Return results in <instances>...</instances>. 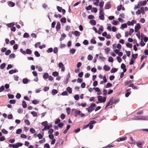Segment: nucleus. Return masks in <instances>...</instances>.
Returning <instances> with one entry per match:
<instances>
[{
  "label": "nucleus",
  "mask_w": 148,
  "mask_h": 148,
  "mask_svg": "<svg viewBox=\"0 0 148 148\" xmlns=\"http://www.w3.org/2000/svg\"><path fill=\"white\" fill-rule=\"evenodd\" d=\"M29 35L27 33H25L24 34L23 37L24 38H28L29 37Z\"/></svg>",
  "instance_id": "obj_45"
},
{
  "label": "nucleus",
  "mask_w": 148,
  "mask_h": 148,
  "mask_svg": "<svg viewBox=\"0 0 148 148\" xmlns=\"http://www.w3.org/2000/svg\"><path fill=\"white\" fill-rule=\"evenodd\" d=\"M49 76V75L47 73H45L43 75V78L44 79H46L48 78Z\"/></svg>",
  "instance_id": "obj_11"
},
{
  "label": "nucleus",
  "mask_w": 148,
  "mask_h": 148,
  "mask_svg": "<svg viewBox=\"0 0 148 148\" xmlns=\"http://www.w3.org/2000/svg\"><path fill=\"white\" fill-rule=\"evenodd\" d=\"M63 125L64 124L60 122L58 124V125L60 128H62Z\"/></svg>",
  "instance_id": "obj_49"
},
{
  "label": "nucleus",
  "mask_w": 148,
  "mask_h": 148,
  "mask_svg": "<svg viewBox=\"0 0 148 148\" xmlns=\"http://www.w3.org/2000/svg\"><path fill=\"white\" fill-rule=\"evenodd\" d=\"M134 32V30L132 28L130 29L129 30V35H131Z\"/></svg>",
  "instance_id": "obj_58"
},
{
  "label": "nucleus",
  "mask_w": 148,
  "mask_h": 148,
  "mask_svg": "<svg viewBox=\"0 0 148 148\" xmlns=\"http://www.w3.org/2000/svg\"><path fill=\"white\" fill-rule=\"evenodd\" d=\"M66 111L67 114L69 115L70 114L71 108H70L68 107L66 108Z\"/></svg>",
  "instance_id": "obj_35"
},
{
  "label": "nucleus",
  "mask_w": 148,
  "mask_h": 148,
  "mask_svg": "<svg viewBox=\"0 0 148 148\" xmlns=\"http://www.w3.org/2000/svg\"><path fill=\"white\" fill-rule=\"evenodd\" d=\"M96 123V122L94 120H92L90 121L89 123H88L89 124V125H93V124H94L95 123Z\"/></svg>",
  "instance_id": "obj_51"
},
{
  "label": "nucleus",
  "mask_w": 148,
  "mask_h": 148,
  "mask_svg": "<svg viewBox=\"0 0 148 148\" xmlns=\"http://www.w3.org/2000/svg\"><path fill=\"white\" fill-rule=\"evenodd\" d=\"M66 90L70 94H71L72 92V89L69 87H67L66 88Z\"/></svg>",
  "instance_id": "obj_22"
},
{
  "label": "nucleus",
  "mask_w": 148,
  "mask_h": 148,
  "mask_svg": "<svg viewBox=\"0 0 148 148\" xmlns=\"http://www.w3.org/2000/svg\"><path fill=\"white\" fill-rule=\"evenodd\" d=\"M34 117H36L37 115V113L35 111H32L31 113Z\"/></svg>",
  "instance_id": "obj_36"
},
{
  "label": "nucleus",
  "mask_w": 148,
  "mask_h": 148,
  "mask_svg": "<svg viewBox=\"0 0 148 148\" xmlns=\"http://www.w3.org/2000/svg\"><path fill=\"white\" fill-rule=\"evenodd\" d=\"M127 24L124 23L121 25V27H120V28L121 29H123L124 28H127Z\"/></svg>",
  "instance_id": "obj_23"
},
{
  "label": "nucleus",
  "mask_w": 148,
  "mask_h": 148,
  "mask_svg": "<svg viewBox=\"0 0 148 148\" xmlns=\"http://www.w3.org/2000/svg\"><path fill=\"white\" fill-rule=\"evenodd\" d=\"M93 89L97 92H99L100 91V89L98 87H94Z\"/></svg>",
  "instance_id": "obj_57"
},
{
  "label": "nucleus",
  "mask_w": 148,
  "mask_h": 148,
  "mask_svg": "<svg viewBox=\"0 0 148 148\" xmlns=\"http://www.w3.org/2000/svg\"><path fill=\"white\" fill-rule=\"evenodd\" d=\"M28 54H30L32 53L31 50L29 49H27L26 50L25 53Z\"/></svg>",
  "instance_id": "obj_26"
},
{
  "label": "nucleus",
  "mask_w": 148,
  "mask_h": 148,
  "mask_svg": "<svg viewBox=\"0 0 148 148\" xmlns=\"http://www.w3.org/2000/svg\"><path fill=\"white\" fill-rule=\"evenodd\" d=\"M96 106V105L95 103H92L88 108H86V109L88 112H91L94 110Z\"/></svg>",
  "instance_id": "obj_1"
},
{
  "label": "nucleus",
  "mask_w": 148,
  "mask_h": 148,
  "mask_svg": "<svg viewBox=\"0 0 148 148\" xmlns=\"http://www.w3.org/2000/svg\"><path fill=\"white\" fill-rule=\"evenodd\" d=\"M75 35L76 36H79L80 35V33L77 31H75Z\"/></svg>",
  "instance_id": "obj_33"
},
{
  "label": "nucleus",
  "mask_w": 148,
  "mask_h": 148,
  "mask_svg": "<svg viewBox=\"0 0 148 148\" xmlns=\"http://www.w3.org/2000/svg\"><path fill=\"white\" fill-rule=\"evenodd\" d=\"M75 51L76 50L75 49L72 48L70 49L69 52L72 54H73L75 53Z\"/></svg>",
  "instance_id": "obj_25"
},
{
  "label": "nucleus",
  "mask_w": 148,
  "mask_h": 148,
  "mask_svg": "<svg viewBox=\"0 0 148 148\" xmlns=\"http://www.w3.org/2000/svg\"><path fill=\"white\" fill-rule=\"evenodd\" d=\"M138 53H136L135 54H133L132 55V58L131 59L130 62V65H132L134 63V60L136 59L138 57Z\"/></svg>",
  "instance_id": "obj_3"
},
{
  "label": "nucleus",
  "mask_w": 148,
  "mask_h": 148,
  "mask_svg": "<svg viewBox=\"0 0 148 148\" xmlns=\"http://www.w3.org/2000/svg\"><path fill=\"white\" fill-rule=\"evenodd\" d=\"M90 23L93 25H95L96 23V21L94 20H91L90 21Z\"/></svg>",
  "instance_id": "obj_20"
},
{
  "label": "nucleus",
  "mask_w": 148,
  "mask_h": 148,
  "mask_svg": "<svg viewBox=\"0 0 148 148\" xmlns=\"http://www.w3.org/2000/svg\"><path fill=\"white\" fill-rule=\"evenodd\" d=\"M112 86V84L110 83H107L106 85V88H108L111 87Z\"/></svg>",
  "instance_id": "obj_40"
},
{
  "label": "nucleus",
  "mask_w": 148,
  "mask_h": 148,
  "mask_svg": "<svg viewBox=\"0 0 148 148\" xmlns=\"http://www.w3.org/2000/svg\"><path fill=\"white\" fill-rule=\"evenodd\" d=\"M45 142V138H43L42 139L39 141V142L40 144H42Z\"/></svg>",
  "instance_id": "obj_55"
},
{
  "label": "nucleus",
  "mask_w": 148,
  "mask_h": 148,
  "mask_svg": "<svg viewBox=\"0 0 148 148\" xmlns=\"http://www.w3.org/2000/svg\"><path fill=\"white\" fill-rule=\"evenodd\" d=\"M103 27L102 26H101L98 30V34H101V32H103Z\"/></svg>",
  "instance_id": "obj_14"
},
{
  "label": "nucleus",
  "mask_w": 148,
  "mask_h": 148,
  "mask_svg": "<svg viewBox=\"0 0 148 148\" xmlns=\"http://www.w3.org/2000/svg\"><path fill=\"white\" fill-rule=\"evenodd\" d=\"M142 116H136L133 118V120H142Z\"/></svg>",
  "instance_id": "obj_5"
},
{
  "label": "nucleus",
  "mask_w": 148,
  "mask_h": 148,
  "mask_svg": "<svg viewBox=\"0 0 148 148\" xmlns=\"http://www.w3.org/2000/svg\"><path fill=\"white\" fill-rule=\"evenodd\" d=\"M98 100L99 101V103H102V102L104 103L106 101V97H102L101 96H99L97 97Z\"/></svg>",
  "instance_id": "obj_2"
},
{
  "label": "nucleus",
  "mask_w": 148,
  "mask_h": 148,
  "mask_svg": "<svg viewBox=\"0 0 148 148\" xmlns=\"http://www.w3.org/2000/svg\"><path fill=\"white\" fill-rule=\"evenodd\" d=\"M118 23H119V22L118 21L113 20L112 22V23L114 25H116Z\"/></svg>",
  "instance_id": "obj_37"
},
{
  "label": "nucleus",
  "mask_w": 148,
  "mask_h": 148,
  "mask_svg": "<svg viewBox=\"0 0 148 148\" xmlns=\"http://www.w3.org/2000/svg\"><path fill=\"white\" fill-rule=\"evenodd\" d=\"M117 70L118 69L117 68H112L110 71V72L111 73H114L116 72Z\"/></svg>",
  "instance_id": "obj_28"
},
{
  "label": "nucleus",
  "mask_w": 148,
  "mask_h": 148,
  "mask_svg": "<svg viewBox=\"0 0 148 148\" xmlns=\"http://www.w3.org/2000/svg\"><path fill=\"white\" fill-rule=\"evenodd\" d=\"M104 69L106 71H109L110 69V67L108 65H105L103 66Z\"/></svg>",
  "instance_id": "obj_13"
},
{
  "label": "nucleus",
  "mask_w": 148,
  "mask_h": 148,
  "mask_svg": "<svg viewBox=\"0 0 148 148\" xmlns=\"http://www.w3.org/2000/svg\"><path fill=\"white\" fill-rule=\"evenodd\" d=\"M53 53H56L58 52V48L57 47H55L54 48L53 50Z\"/></svg>",
  "instance_id": "obj_56"
},
{
  "label": "nucleus",
  "mask_w": 148,
  "mask_h": 148,
  "mask_svg": "<svg viewBox=\"0 0 148 148\" xmlns=\"http://www.w3.org/2000/svg\"><path fill=\"white\" fill-rule=\"evenodd\" d=\"M58 92V91L56 89H53L51 92L52 94L53 95H54L56 94Z\"/></svg>",
  "instance_id": "obj_19"
},
{
  "label": "nucleus",
  "mask_w": 148,
  "mask_h": 148,
  "mask_svg": "<svg viewBox=\"0 0 148 148\" xmlns=\"http://www.w3.org/2000/svg\"><path fill=\"white\" fill-rule=\"evenodd\" d=\"M58 66L59 68L61 69V71H64L65 70V67L63 64L61 62H60L58 64Z\"/></svg>",
  "instance_id": "obj_4"
},
{
  "label": "nucleus",
  "mask_w": 148,
  "mask_h": 148,
  "mask_svg": "<svg viewBox=\"0 0 148 148\" xmlns=\"http://www.w3.org/2000/svg\"><path fill=\"white\" fill-rule=\"evenodd\" d=\"M8 4L9 5H11L12 7H14L15 5V3L12 1H10L8 3Z\"/></svg>",
  "instance_id": "obj_44"
},
{
  "label": "nucleus",
  "mask_w": 148,
  "mask_h": 148,
  "mask_svg": "<svg viewBox=\"0 0 148 148\" xmlns=\"http://www.w3.org/2000/svg\"><path fill=\"white\" fill-rule=\"evenodd\" d=\"M142 120L148 121V116H142Z\"/></svg>",
  "instance_id": "obj_27"
},
{
  "label": "nucleus",
  "mask_w": 148,
  "mask_h": 148,
  "mask_svg": "<svg viewBox=\"0 0 148 148\" xmlns=\"http://www.w3.org/2000/svg\"><path fill=\"white\" fill-rule=\"evenodd\" d=\"M22 131V130L21 129H17L16 132V133L17 134H20Z\"/></svg>",
  "instance_id": "obj_42"
},
{
  "label": "nucleus",
  "mask_w": 148,
  "mask_h": 148,
  "mask_svg": "<svg viewBox=\"0 0 148 148\" xmlns=\"http://www.w3.org/2000/svg\"><path fill=\"white\" fill-rule=\"evenodd\" d=\"M114 103L113 97H112L108 101L107 104L108 106L112 105Z\"/></svg>",
  "instance_id": "obj_9"
},
{
  "label": "nucleus",
  "mask_w": 148,
  "mask_h": 148,
  "mask_svg": "<svg viewBox=\"0 0 148 148\" xmlns=\"http://www.w3.org/2000/svg\"><path fill=\"white\" fill-rule=\"evenodd\" d=\"M52 75L54 77H56L58 76L59 73L57 71H54L53 72Z\"/></svg>",
  "instance_id": "obj_21"
},
{
  "label": "nucleus",
  "mask_w": 148,
  "mask_h": 148,
  "mask_svg": "<svg viewBox=\"0 0 148 148\" xmlns=\"http://www.w3.org/2000/svg\"><path fill=\"white\" fill-rule=\"evenodd\" d=\"M93 57L92 56L90 55H89L87 57V59L88 60H92Z\"/></svg>",
  "instance_id": "obj_50"
},
{
  "label": "nucleus",
  "mask_w": 148,
  "mask_h": 148,
  "mask_svg": "<svg viewBox=\"0 0 148 148\" xmlns=\"http://www.w3.org/2000/svg\"><path fill=\"white\" fill-rule=\"evenodd\" d=\"M134 23H136V21L135 20H132V22L128 21L127 22V25L128 26L133 25H134Z\"/></svg>",
  "instance_id": "obj_7"
},
{
  "label": "nucleus",
  "mask_w": 148,
  "mask_h": 148,
  "mask_svg": "<svg viewBox=\"0 0 148 148\" xmlns=\"http://www.w3.org/2000/svg\"><path fill=\"white\" fill-rule=\"evenodd\" d=\"M136 144L137 145V146L139 148H142V147L140 146H141L142 145V143L141 142L138 141L136 142Z\"/></svg>",
  "instance_id": "obj_17"
},
{
  "label": "nucleus",
  "mask_w": 148,
  "mask_h": 148,
  "mask_svg": "<svg viewBox=\"0 0 148 148\" xmlns=\"http://www.w3.org/2000/svg\"><path fill=\"white\" fill-rule=\"evenodd\" d=\"M53 51V48L52 47L49 48L48 50H47V52L48 53H50L52 52Z\"/></svg>",
  "instance_id": "obj_46"
},
{
  "label": "nucleus",
  "mask_w": 148,
  "mask_h": 148,
  "mask_svg": "<svg viewBox=\"0 0 148 148\" xmlns=\"http://www.w3.org/2000/svg\"><path fill=\"white\" fill-rule=\"evenodd\" d=\"M99 17L100 19L103 20L104 19V17L103 15H99Z\"/></svg>",
  "instance_id": "obj_59"
},
{
  "label": "nucleus",
  "mask_w": 148,
  "mask_h": 148,
  "mask_svg": "<svg viewBox=\"0 0 148 148\" xmlns=\"http://www.w3.org/2000/svg\"><path fill=\"white\" fill-rule=\"evenodd\" d=\"M139 3L140 6H145L147 2L146 1H144Z\"/></svg>",
  "instance_id": "obj_10"
},
{
  "label": "nucleus",
  "mask_w": 148,
  "mask_h": 148,
  "mask_svg": "<svg viewBox=\"0 0 148 148\" xmlns=\"http://www.w3.org/2000/svg\"><path fill=\"white\" fill-rule=\"evenodd\" d=\"M30 132L32 133V134H34V133L35 132V130L33 128H31L30 129Z\"/></svg>",
  "instance_id": "obj_52"
},
{
  "label": "nucleus",
  "mask_w": 148,
  "mask_h": 148,
  "mask_svg": "<svg viewBox=\"0 0 148 148\" xmlns=\"http://www.w3.org/2000/svg\"><path fill=\"white\" fill-rule=\"evenodd\" d=\"M60 23L59 22H58L57 23V25L56 26V30L57 32L59 31L60 29Z\"/></svg>",
  "instance_id": "obj_8"
},
{
  "label": "nucleus",
  "mask_w": 148,
  "mask_h": 148,
  "mask_svg": "<svg viewBox=\"0 0 148 148\" xmlns=\"http://www.w3.org/2000/svg\"><path fill=\"white\" fill-rule=\"evenodd\" d=\"M22 81L24 84H27L30 81V80L27 78H24L23 79Z\"/></svg>",
  "instance_id": "obj_12"
},
{
  "label": "nucleus",
  "mask_w": 148,
  "mask_h": 148,
  "mask_svg": "<svg viewBox=\"0 0 148 148\" xmlns=\"http://www.w3.org/2000/svg\"><path fill=\"white\" fill-rule=\"evenodd\" d=\"M98 56H99V55L98 54H97L95 56V57L94 59L93 60V62L94 63H95L96 62L97 58L98 57Z\"/></svg>",
  "instance_id": "obj_53"
},
{
  "label": "nucleus",
  "mask_w": 148,
  "mask_h": 148,
  "mask_svg": "<svg viewBox=\"0 0 148 148\" xmlns=\"http://www.w3.org/2000/svg\"><path fill=\"white\" fill-rule=\"evenodd\" d=\"M41 124L42 126L45 127L47 125V122L46 121H45L42 123Z\"/></svg>",
  "instance_id": "obj_64"
},
{
  "label": "nucleus",
  "mask_w": 148,
  "mask_h": 148,
  "mask_svg": "<svg viewBox=\"0 0 148 148\" xmlns=\"http://www.w3.org/2000/svg\"><path fill=\"white\" fill-rule=\"evenodd\" d=\"M105 51L106 54L108 53L110 51V49L108 47H107L104 49Z\"/></svg>",
  "instance_id": "obj_31"
},
{
  "label": "nucleus",
  "mask_w": 148,
  "mask_h": 148,
  "mask_svg": "<svg viewBox=\"0 0 148 148\" xmlns=\"http://www.w3.org/2000/svg\"><path fill=\"white\" fill-rule=\"evenodd\" d=\"M90 43L92 44H95L96 43V41L94 39H91L90 40Z\"/></svg>",
  "instance_id": "obj_61"
},
{
  "label": "nucleus",
  "mask_w": 148,
  "mask_h": 148,
  "mask_svg": "<svg viewBox=\"0 0 148 148\" xmlns=\"http://www.w3.org/2000/svg\"><path fill=\"white\" fill-rule=\"evenodd\" d=\"M16 102V100L14 99H11L9 101L10 103L12 104H14Z\"/></svg>",
  "instance_id": "obj_48"
},
{
  "label": "nucleus",
  "mask_w": 148,
  "mask_h": 148,
  "mask_svg": "<svg viewBox=\"0 0 148 148\" xmlns=\"http://www.w3.org/2000/svg\"><path fill=\"white\" fill-rule=\"evenodd\" d=\"M34 55L37 57H39L40 55L38 52L37 51H36L34 52Z\"/></svg>",
  "instance_id": "obj_39"
},
{
  "label": "nucleus",
  "mask_w": 148,
  "mask_h": 148,
  "mask_svg": "<svg viewBox=\"0 0 148 148\" xmlns=\"http://www.w3.org/2000/svg\"><path fill=\"white\" fill-rule=\"evenodd\" d=\"M111 7L110 5V2H108L106 4L105 6V8L106 9H108Z\"/></svg>",
  "instance_id": "obj_6"
},
{
  "label": "nucleus",
  "mask_w": 148,
  "mask_h": 148,
  "mask_svg": "<svg viewBox=\"0 0 148 148\" xmlns=\"http://www.w3.org/2000/svg\"><path fill=\"white\" fill-rule=\"evenodd\" d=\"M24 122L26 123V124L27 125H29L30 124V122L28 120H25Z\"/></svg>",
  "instance_id": "obj_63"
},
{
  "label": "nucleus",
  "mask_w": 148,
  "mask_h": 148,
  "mask_svg": "<svg viewBox=\"0 0 148 148\" xmlns=\"http://www.w3.org/2000/svg\"><path fill=\"white\" fill-rule=\"evenodd\" d=\"M140 24L138 23H137L135 27V28L136 29H137L139 30L140 29Z\"/></svg>",
  "instance_id": "obj_24"
},
{
  "label": "nucleus",
  "mask_w": 148,
  "mask_h": 148,
  "mask_svg": "<svg viewBox=\"0 0 148 148\" xmlns=\"http://www.w3.org/2000/svg\"><path fill=\"white\" fill-rule=\"evenodd\" d=\"M104 3V2L103 1H101L99 3V6L100 7V8H102L103 7Z\"/></svg>",
  "instance_id": "obj_47"
},
{
  "label": "nucleus",
  "mask_w": 148,
  "mask_h": 148,
  "mask_svg": "<svg viewBox=\"0 0 148 148\" xmlns=\"http://www.w3.org/2000/svg\"><path fill=\"white\" fill-rule=\"evenodd\" d=\"M18 71H16V70H11L9 71V73L10 74H12L13 73H15Z\"/></svg>",
  "instance_id": "obj_18"
},
{
  "label": "nucleus",
  "mask_w": 148,
  "mask_h": 148,
  "mask_svg": "<svg viewBox=\"0 0 148 148\" xmlns=\"http://www.w3.org/2000/svg\"><path fill=\"white\" fill-rule=\"evenodd\" d=\"M14 23L12 22L10 23H8L7 24V26L9 27H11L12 26L14 25Z\"/></svg>",
  "instance_id": "obj_29"
},
{
  "label": "nucleus",
  "mask_w": 148,
  "mask_h": 148,
  "mask_svg": "<svg viewBox=\"0 0 148 148\" xmlns=\"http://www.w3.org/2000/svg\"><path fill=\"white\" fill-rule=\"evenodd\" d=\"M8 97L9 99H12L14 97V95L12 94H9L8 95Z\"/></svg>",
  "instance_id": "obj_41"
},
{
  "label": "nucleus",
  "mask_w": 148,
  "mask_h": 148,
  "mask_svg": "<svg viewBox=\"0 0 148 148\" xmlns=\"http://www.w3.org/2000/svg\"><path fill=\"white\" fill-rule=\"evenodd\" d=\"M22 106L24 108H26L27 107V104L26 102L25 101H23L22 102Z\"/></svg>",
  "instance_id": "obj_34"
},
{
  "label": "nucleus",
  "mask_w": 148,
  "mask_h": 148,
  "mask_svg": "<svg viewBox=\"0 0 148 148\" xmlns=\"http://www.w3.org/2000/svg\"><path fill=\"white\" fill-rule=\"evenodd\" d=\"M5 63H2L0 66V69H3L5 67Z\"/></svg>",
  "instance_id": "obj_38"
},
{
  "label": "nucleus",
  "mask_w": 148,
  "mask_h": 148,
  "mask_svg": "<svg viewBox=\"0 0 148 148\" xmlns=\"http://www.w3.org/2000/svg\"><path fill=\"white\" fill-rule=\"evenodd\" d=\"M127 137H125L123 138H119V140H117V141L119 142L120 141H124L126 140Z\"/></svg>",
  "instance_id": "obj_30"
},
{
  "label": "nucleus",
  "mask_w": 148,
  "mask_h": 148,
  "mask_svg": "<svg viewBox=\"0 0 148 148\" xmlns=\"http://www.w3.org/2000/svg\"><path fill=\"white\" fill-rule=\"evenodd\" d=\"M126 46L130 48H131L132 47V44L129 43H127L126 45Z\"/></svg>",
  "instance_id": "obj_43"
},
{
  "label": "nucleus",
  "mask_w": 148,
  "mask_h": 148,
  "mask_svg": "<svg viewBox=\"0 0 148 148\" xmlns=\"http://www.w3.org/2000/svg\"><path fill=\"white\" fill-rule=\"evenodd\" d=\"M94 18V16L92 15H89L88 17V18L89 19L93 20Z\"/></svg>",
  "instance_id": "obj_60"
},
{
  "label": "nucleus",
  "mask_w": 148,
  "mask_h": 148,
  "mask_svg": "<svg viewBox=\"0 0 148 148\" xmlns=\"http://www.w3.org/2000/svg\"><path fill=\"white\" fill-rule=\"evenodd\" d=\"M2 132L3 134H7L8 133V132L4 129H3L2 130Z\"/></svg>",
  "instance_id": "obj_62"
},
{
  "label": "nucleus",
  "mask_w": 148,
  "mask_h": 148,
  "mask_svg": "<svg viewBox=\"0 0 148 148\" xmlns=\"http://www.w3.org/2000/svg\"><path fill=\"white\" fill-rule=\"evenodd\" d=\"M11 52V51L10 50H8L6 51L5 54L6 55H9Z\"/></svg>",
  "instance_id": "obj_54"
},
{
  "label": "nucleus",
  "mask_w": 148,
  "mask_h": 148,
  "mask_svg": "<svg viewBox=\"0 0 148 148\" xmlns=\"http://www.w3.org/2000/svg\"><path fill=\"white\" fill-rule=\"evenodd\" d=\"M114 146V145L113 144H110L107 145V146L103 147V148H108L113 147Z\"/></svg>",
  "instance_id": "obj_15"
},
{
  "label": "nucleus",
  "mask_w": 148,
  "mask_h": 148,
  "mask_svg": "<svg viewBox=\"0 0 148 148\" xmlns=\"http://www.w3.org/2000/svg\"><path fill=\"white\" fill-rule=\"evenodd\" d=\"M81 112L79 110H76L75 112V116L77 117V115H80L81 113Z\"/></svg>",
  "instance_id": "obj_16"
},
{
  "label": "nucleus",
  "mask_w": 148,
  "mask_h": 148,
  "mask_svg": "<svg viewBox=\"0 0 148 148\" xmlns=\"http://www.w3.org/2000/svg\"><path fill=\"white\" fill-rule=\"evenodd\" d=\"M60 21L62 23H65L66 21V19L65 18H62L60 19Z\"/></svg>",
  "instance_id": "obj_32"
}]
</instances>
